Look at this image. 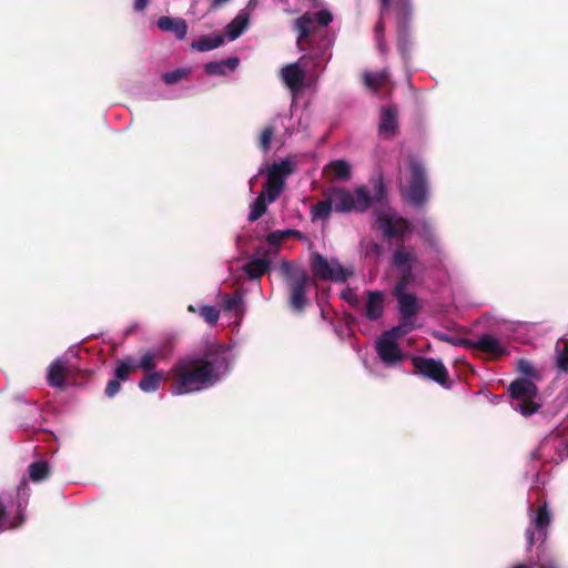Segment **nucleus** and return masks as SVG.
<instances>
[{
    "mask_svg": "<svg viewBox=\"0 0 568 568\" xmlns=\"http://www.w3.org/2000/svg\"><path fill=\"white\" fill-rule=\"evenodd\" d=\"M227 366L225 351L220 345L206 347L202 355L186 356L171 369L172 393L184 395L212 386Z\"/></svg>",
    "mask_w": 568,
    "mask_h": 568,
    "instance_id": "1",
    "label": "nucleus"
},
{
    "mask_svg": "<svg viewBox=\"0 0 568 568\" xmlns=\"http://www.w3.org/2000/svg\"><path fill=\"white\" fill-rule=\"evenodd\" d=\"M327 194L335 212H365L374 202H382L385 196V186L379 179L374 183L373 196L365 186L356 187L354 194L344 187H333L327 191Z\"/></svg>",
    "mask_w": 568,
    "mask_h": 568,
    "instance_id": "2",
    "label": "nucleus"
},
{
    "mask_svg": "<svg viewBox=\"0 0 568 568\" xmlns=\"http://www.w3.org/2000/svg\"><path fill=\"white\" fill-rule=\"evenodd\" d=\"M280 270L285 277L290 307L294 312L302 313L310 304L306 290L311 283V277L303 268L294 270L287 261L281 263Z\"/></svg>",
    "mask_w": 568,
    "mask_h": 568,
    "instance_id": "3",
    "label": "nucleus"
},
{
    "mask_svg": "<svg viewBox=\"0 0 568 568\" xmlns=\"http://www.w3.org/2000/svg\"><path fill=\"white\" fill-rule=\"evenodd\" d=\"M509 396L517 400L514 408L524 416H530L539 410L540 404L534 399L538 395L537 385L526 377H519L513 381L508 387Z\"/></svg>",
    "mask_w": 568,
    "mask_h": 568,
    "instance_id": "4",
    "label": "nucleus"
},
{
    "mask_svg": "<svg viewBox=\"0 0 568 568\" xmlns=\"http://www.w3.org/2000/svg\"><path fill=\"white\" fill-rule=\"evenodd\" d=\"M333 20L332 13L326 10H320L311 13L305 12L294 21V30L297 32L296 45L300 51H305L311 48V34L315 31V22L320 26L326 27Z\"/></svg>",
    "mask_w": 568,
    "mask_h": 568,
    "instance_id": "5",
    "label": "nucleus"
},
{
    "mask_svg": "<svg viewBox=\"0 0 568 568\" xmlns=\"http://www.w3.org/2000/svg\"><path fill=\"white\" fill-rule=\"evenodd\" d=\"M310 267L313 277L320 281L345 282L353 275V272L344 268L338 261L329 262L318 252L311 254Z\"/></svg>",
    "mask_w": 568,
    "mask_h": 568,
    "instance_id": "6",
    "label": "nucleus"
},
{
    "mask_svg": "<svg viewBox=\"0 0 568 568\" xmlns=\"http://www.w3.org/2000/svg\"><path fill=\"white\" fill-rule=\"evenodd\" d=\"M408 171L410 174L407 189V199L416 207H422L427 201V181L423 164L415 160H409Z\"/></svg>",
    "mask_w": 568,
    "mask_h": 568,
    "instance_id": "7",
    "label": "nucleus"
},
{
    "mask_svg": "<svg viewBox=\"0 0 568 568\" xmlns=\"http://www.w3.org/2000/svg\"><path fill=\"white\" fill-rule=\"evenodd\" d=\"M412 362L416 374L427 377L445 388L450 387L448 369L440 359L415 356Z\"/></svg>",
    "mask_w": 568,
    "mask_h": 568,
    "instance_id": "8",
    "label": "nucleus"
},
{
    "mask_svg": "<svg viewBox=\"0 0 568 568\" xmlns=\"http://www.w3.org/2000/svg\"><path fill=\"white\" fill-rule=\"evenodd\" d=\"M315 59V67H318V57L302 55L297 62L284 65L281 69V79L283 83L290 89L293 94L298 93L304 88L306 72L302 69L301 64H306L305 61L308 59Z\"/></svg>",
    "mask_w": 568,
    "mask_h": 568,
    "instance_id": "9",
    "label": "nucleus"
},
{
    "mask_svg": "<svg viewBox=\"0 0 568 568\" xmlns=\"http://www.w3.org/2000/svg\"><path fill=\"white\" fill-rule=\"evenodd\" d=\"M394 10L398 17L397 21V49L406 58L409 51L407 33V20L412 14L410 0H394Z\"/></svg>",
    "mask_w": 568,
    "mask_h": 568,
    "instance_id": "10",
    "label": "nucleus"
},
{
    "mask_svg": "<svg viewBox=\"0 0 568 568\" xmlns=\"http://www.w3.org/2000/svg\"><path fill=\"white\" fill-rule=\"evenodd\" d=\"M378 229L383 232L384 237L404 239V236L412 231V225L408 220L403 216L395 215H381L377 219Z\"/></svg>",
    "mask_w": 568,
    "mask_h": 568,
    "instance_id": "11",
    "label": "nucleus"
},
{
    "mask_svg": "<svg viewBox=\"0 0 568 568\" xmlns=\"http://www.w3.org/2000/svg\"><path fill=\"white\" fill-rule=\"evenodd\" d=\"M255 254L258 257L251 258L243 267V271L252 281L260 280L271 268L270 251L258 246Z\"/></svg>",
    "mask_w": 568,
    "mask_h": 568,
    "instance_id": "12",
    "label": "nucleus"
},
{
    "mask_svg": "<svg viewBox=\"0 0 568 568\" xmlns=\"http://www.w3.org/2000/svg\"><path fill=\"white\" fill-rule=\"evenodd\" d=\"M376 351L381 361L386 365H394L404 358L403 351L397 342L385 336L384 334L376 342Z\"/></svg>",
    "mask_w": 568,
    "mask_h": 568,
    "instance_id": "13",
    "label": "nucleus"
},
{
    "mask_svg": "<svg viewBox=\"0 0 568 568\" xmlns=\"http://www.w3.org/2000/svg\"><path fill=\"white\" fill-rule=\"evenodd\" d=\"M397 108L387 105L382 109L378 132L385 139H390L396 134L398 128Z\"/></svg>",
    "mask_w": 568,
    "mask_h": 568,
    "instance_id": "14",
    "label": "nucleus"
},
{
    "mask_svg": "<svg viewBox=\"0 0 568 568\" xmlns=\"http://www.w3.org/2000/svg\"><path fill=\"white\" fill-rule=\"evenodd\" d=\"M397 303L399 317L413 321V317L420 311L417 297L413 293L393 292Z\"/></svg>",
    "mask_w": 568,
    "mask_h": 568,
    "instance_id": "15",
    "label": "nucleus"
},
{
    "mask_svg": "<svg viewBox=\"0 0 568 568\" xmlns=\"http://www.w3.org/2000/svg\"><path fill=\"white\" fill-rule=\"evenodd\" d=\"M416 263L417 255L415 253V248L412 246L407 247L402 243L393 252L392 265L396 270H404L407 267L414 268Z\"/></svg>",
    "mask_w": 568,
    "mask_h": 568,
    "instance_id": "16",
    "label": "nucleus"
},
{
    "mask_svg": "<svg viewBox=\"0 0 568 568\" xmlns=\"http://www.w3.org/2000/svg\"><path fill=\"white\" fill-rule=\"evenodd\" d=\"M158 28L163 32L173 33L179 40H183L187 33V23L182 18L161 17L158 19Z\"/></svg>",
    "mask_w": 568,
    "mask_h": 568,
    "instance_id": "17",
    "label": "nucleus"
},
{
    "mask_svg": "<svg viewBox=\"0 0 568 568\" xmlns=\"http://www.w3.org/2000/svg\"><path fill=\"white\" fill-rule=\"evenodd\" d=\"M294 172V163L288 159H283L280 162H274L267 169V180L285 186V180Z\"/></svg>",
    "mask_w": 568,
    "mask_h": 568,
    "instance_id": "18",
    "label": "nucleus"
},
{
    "mask_svg": "<svg viewBox=\"0 0 568 568\" xmlns=\"http://www.w3.org/2000/svg\"><path fill=\"white\" fill-rule=\"evenodd\" d=\"M384 313V294L381 291H368L365 304V315L369 321H376Z\"/></svg>",
    "mask_w": 568,
    "mask_h": 568,
    "instance_id": "19",
    "label": "nucleus"
},
{
    "mask_svg": "<svg viewBox=\"0 0 568 568\" xmlns=\"http://www.w3.org/2000/svg\"><path fill=\"white\" fill-rule=\"evenodd\" d=\"M362 81L366 89L377 94L389 82V72L386 69L378 72L364 71Z\"/></svg>",
    "mask_w": 568,
    "mask_h": 568,
    "instance_id": "20",
    "label": "nucleus"
},
{
    "mask_svg": "<svg viewBox=\"0 0 568 568\" xmlns=\"http://www.w3.org/2000/svg\"><path fill=\"white\" fill-rule=\"evenodd\" d=\"M240 64L236 57L227 58L221 61H212L204 65V71L210 75H224L227 71H233Z\"/></svg>",
    "mask_w": 568,
    "mask_h": 568,
    "instance_id": "21",
    "label": "nucleus"
},
{
    "mask_svg": "<svg viewBox=\"0 0 568 568\" xmlns=\"http://www.w3.org/2000/svg\"><path fill=\"white\" fill-rule=\"evenodd\" d=\"M551 521V515L548 509L547 501H544L536 510V514L531 520L534 528L544 537L547 536V528L549 527Z\"/></svg>",
    "mask_w": 568,
    "mask_h": 568,
    "instance_id": "22",
    "label": "nucleus"
},
{
    "mask_svg": "<svg viewBox=\"0 0 568 568\" xmlns=\"http://www.w3.org/2000/svg\"><path fill=\"white\" fill-rule=\"evenodd\" d=\"M469 348H476L495 356H500L505 353L499 342L494 336L488 334L483 335L476 342L473 341V344Z\"/></svg>",
    "mask_w": 568,
    "mask_h": 568,
    "instance_id": "23",
    "label": "nucleus"
},
{
    "mask_svg": "<svg viewBox=\"0 0 568 568\" xmlns=\"http://www.w3.org/2000/svg\"><path fill=\"white\" fill-rule=\"evenodd\" d=\"M47 382L51 387H65V367L61 361H54L50 364L47 375Z\"/></svg>",
    "mask_w": 568,
    "mask_h": 568,
    "instance_id": "24",
    "label": "nucleus"
},
{
    "mask_svg": "<svg viewBox=\"0 0 568 568\" xmlns=\"http://www.w3.org/2000/svg\"><path fill=\"white\" fill-rule=\"evenodd\" d=\"M248 24V14L241 11L237 16L226 26V33L231 40L239 38Z\"/></svg>",
    "mask_w": 568,
    "mask_h": 568,
    "instance_id": "25",
    "label": "nucleus"
},
{
    "mask_svg": "<svg viewBox=\"0 0 568 568\" xmlns=\"http://www.w3.org/2000/svg\"><path fill=\"white\" fill-rule=\"evenodd\" d=\"M163 378L164 376L161 371L144 373V376L139 382V388L144 393L156 392L160 388Z\"/></svg>",
    "mask_w": 568,
    "mask_h": 568,
    "instance_id": "26",
    "label": "nucleus"
},
{
    "mask_svg": "<svg viewBox=\"0 0 568 568\" xmlns=\"http://www.w3.org/2000/svg\"><path fill=\"white\" fill-rule=\"evenodd\" d=\"M415 327L416 326L412 320L399 317L398 325L392 327L383 334L397 342L399 338L412 332Z\"/></svg>",
    "mask_w": 568,
    "mask_h": 568,
    "instance_id": "27",
    "label": "nucleus"
},
{
    "mask_svg": "<svg viewBox=\"0 0 568 568\" xmlns=\"http://www.w3.org/2000/svg\"><path fill=\"white\" fill-rule=\"evenodd\" d=\"M325 171L329 172L337 180H348L351 178V165L344 160H335L329 162Z\"/></svg>",
    "mask_w": 568,
    "mask_h": 568,
    "instance_id": "28",
    "label": "nucleus"
},
{
    "mask_svg": "<svg viewBox=\"0 0 568 568\" xmlns=\"http://www.w3.org/2000/svg\"><path fill=\"white\" fill-rule=\"evenodd\" d=\"M224 43V37L222 34H215L213 37L204 36L201 37L197 41L192 43V48L200 51H210L215 48H219Z\"/></svg>",
    "mask_w": 568,
    "mask_h": 568,
    "instance_id": "29",
    "label": "nucleus"
},
{
    "mask_svg": "<svg viewBox=\"0 0 568 568\" xmlns=\"http://www.w3.org/2000/svg\"><path fill=\"white\" fill-rule=\"evenodd\" d=\"M266 201L265 192H261L251 205V212L247 216L250 223L257 221L266 213Z\"/></svg>",
    "mask_w": 568,
    "mask_h": 568,
    "instance_id": "30",
    "label": "nucleus"
},
{
    "mask_svg": "<svg viewBox=\"0 0 568 568\" xmlns=\"http://www.w3.org/2000/svg\"><path fill=\"white\" fill-rule=\"evenodd\" d=\"M134 371H136L135 361L132 357H126L116 363L114 377L119 381H128L130 378V374Z\"/></svg>",
    "mask_w": 568,
    "mask_h": 568,
    "instance_id": "31",
    "label": "nucleus"
},
{
    "mask_svg": "<svg viewBox=\"0 0 568 568\" xmlns=\"http://www.w3.org/2000/svg\"><path fill=\"white\" fill-rule=\"evenodd\" d=\"M50 475V466L47 462H34L29 466L30 479L34 483L47 479Z\"/></svg>",
    "mask_w": 568,
    "mask_h": 568,
    "instance_id": "32",
    "label": "nucleus"
},
{
    "mask_svg": "<svg viewBox=\"0 0 568 568\" xmlns=\"http://www.w3.org/2000/svg\"><path fill=\"white\" fill-rule=\"evenodd\" d=\"M223 308L226 312H234L236 316H241L243 314L242 294L236 291L233 295H225Z\"/></svg>",
    "mask_w": 568,
    "mask_h": 568,
    "instance_id": "33",
    "label": "nucleus"
},
{
    "mask_svg": "<svg viewBox=\"0 0 568 568\" xmlns=\"http://www.w3.org/2000/svg\"><path fill=\"white\" fill-rule=\"evenodd\" d=\"M392 7L394 8V0H379V19L374 28L375 38L385 36L384 17Z\"/></svg>",
    "mask_w": 568,
    "mask_h": 568,
    "instance_id": "34",
    "label": "nucleus"
},
{
    "mask_svg": "<svg viewBox=\"0 0 568 568\" xmlns=\"http://www.w3.org/2000/svg\"><path fill=\"white\" fill-rule=\"evenodd\" d=\"M334 209H333L331 199H329V196H328V194L326 192L325 193V199L323 201L317 202L315 205H313L312 214H313L314 219L324 220V219H327L329 216V214H331V212Z\"/></svg>",
    "mask_w": 568,
    "mask_h": 568,
    "instance_id": "35",
    "label": "nucleus"
},
{
    "mask_svg": "<svg viewBox=\"0 0 568 568\" xmlns=\"http://www.w3.org/2000/svg\"><path fill=\"white\" fill-rule=\"evenodd\" d=\"M297 233L293 230H277L268 233L266 235V243L273 247H275V252L278 251L282 242L287 239L290 235Z\"/></svg>",
    "mask_w": 568,
    "mask_h": 568,
    "instance_id": "36",
    "label": "nucleus"
},
{
    "mask_svg": "<svg viewBox=\"0 0 568 568\" xmlns=\"http://www.w3.org/2000/svg\"><path fill=\"white\" fill-rule=\"evenodd\" d=\"M557 366L562 372H568V339L559 341L556 345Z\"/></svg>",
    "mask_w": 568,
    "mask_h": 568,
    "instance_id": "37",
    "label": "nucleus"
},
{
    "mask_svg": "<svg viewBox=\"0 0 568 568\" xmlns=\"http://www.w3.org/2000/svg\"><path fill=\"white\" fill-rule=\"evenodd\" d=\"M433 336L438 341L448 343L454 346H463V347L468 348L473 344V341H470V339L452 336V335H449L447 333H443V332H434Z\"/></svg>",
    "mask_w": 568,
    "mask_h": 568,
    "instance_id": "38",
    "label": "nucleus"
},
{
    "mask_svg": "<svg viewBox=\"0 0 568 568\" xmlns=\"http://www.w3.org/2000/svg\"><path fill=\"white\" fill-rule=\"evenodd\" d=\"M414 268H404L398 270L399 277L397 278V282L394 286V292H406L408 288V285L414 281Z\"/></svg>",
    "mask_w": 568,
    "mask_h": 568,
    "instance_id": "39",
    "label": "nucleus"
},
{
    "mask_svg": "<svg viewBox=\"0 0 568 568\" xmlns=\"http://www.w3.org/2000/svg\"><path fill=\"white\" fill-rule=\"evenodd\" d=\"M537 567L538 568H560L558 560L549 555L541 546L538 547L537 555Z\"/></svg>",
    "mask_w": 568,
    "mask_h": 568,
    "instance_id": "40",
    "label": "nucleus"
},
{
    "mask_svg": "<svg viewBox=\"0 0 568 568\" xmlns=\"http://www.w3.org/2000/svg\"><path fill=\"white\" fill-rule=\"evenodd\" d=\"M274 133H275V126L273 124H268L263 128V130L260 134V138H258V148L263 152H268Z\"/></svg>",
    "mask_w": 568,
    "mask_h": 568,
    "instance_id": "41",
    "label": "nucleus"
},
{
    "mask_svg": "<svg viewBox=\"0 0 568 568\" xmlns=\"http://www.w3.org/2000/svg\"><path fill=\"white\" fill-rule=\"evenodd\" d=\"M283 189V185L266 179L265 183L263 184L262 192H265V199L267 200V202L272 203L280 196Z\"/></svg>",
    "mask_w": 568,
    "mask_h": 568,
    "instance_id": "42",
    "label": "nucleus"
},
{
    "mask_svg": "<svg viewBox=\"0 0 568 568\" xmlns=\"http://www.w3.org/2000/svg\"><path fill=\"white\" fill-rule=\"evenodd\" d=\"M156 362L154 355L150 354L149 351L142 353L140 361L135 362V368L142 369L144 373L155 372Z\"/></svg>",
    "mask_w": 568,
    "mask_h": 568,
    "instance_id": "43",
    "label": "nucleus"
},
{
    "mask_svg": "<svg viewBox=\"0 0 568 568\" xmlns=\"http://www.w3.org/2000/svg\"><path fill=\"white\" fill-rule=\"evenodd\" d=\"M190 74V70L187 69H176L171 72H165L162 74V80L166 84H175L180 82L181 80L187 78Z\"/></svg>",
    "mask_w": 568,
    "mask_h": 568,
    "instance_id": "44",
    "label": "nucleus"
},
{
    "mask_svg": "<svg viewBox=\"0 0 568 568\" xmlns=\"http://www.w3.org/2000/svg\"><path fill=\"white\" fill-rule=\"evenodd\" d=\"M200 315L204 318L206 323L211 326L215 325L220 318V311L211 305H203L200 308Z\"/></svg>",
    "mask_w": 568,
    "mask_h": 568,
    "instance_id": "45",
    "label": "nucleus"
},
{
    "mask_svg": "<svg viewBox=\"0 0 568 568\" xmlns=\"http://www.w3.org/2000/svg\"><path fill=\"white\" fill-rule=\"evenodd\" d=\"M517 371L527 377H532L536 375V369L532 364L525 359L518 361Z\"/></svg>",
    "mask_w": 568,
    "mask_h": 568,
    "instance_id": "46",
    "label": "nucleus"
},
{
    "mask_svg": "<svg viewBox=\"0 0 568 568\" xmlns=\"http://www.w3.org/2000/svg\"><path fill=\"white\" fill-rule=\"evenodd\" d=\"M121 389V381L118 378H113L108 382L106 387L104 389L105 396L112 398L114 397Z\"/></svg>",
    "mask_w": 568,
    "mask_h": 568,
    "instance_id": "47",
    "label": "nucleus"
},
{
    "mask_svg": "<svg viewBox=\"0 0 568 568\" xmlns=\"http://www.w3.org/2000/svg\"><path fill=\"white\" fill-rule=\"evenodd\" d=\"M150 354L154 355V361L158 363L160 361H164L169 356V352L164 347H158L153 349H148Z\"/></svg>",
    "mask_w": 568,
    "mask_h": 568,
    "instance_id": "48",
    "label": "nucleus"
},
{
    "mask_svg": "<svg viewBox=\"0 0 568 568\" xmlns=\"http://www.w3.org/2000/svg\"><path fill=\"white\" fill-rule=\"evenodd\" d=\"M375 41H376V47H377V50L379 51V53L383 55H386L388 53V47L385 41V36L376 37Z\"/></svg>",
    "mask_w": 568,
    "mask_h": 568,
    "instance_id": "49",
    "label": "nucleus"
},
{
    "mask_svg": "<svg viewBox=\"0 0 568 568\" xmlns=\"http://www.w3.org/2000/svg\"><path fill=\"white\" fill-rule=\"evenodd\" d=\"M344 300H346L352 306L356 307L359 304V298L353 292H347L343 294Z\"/></svg>",
    "mask_w": 568,
    "mask_h": 568,
    "instance_id": "50",
    "label": "nucleus"
},
{
    "mask_svg": "<svg viewBox=\"0 0 568 568\" xmlns=\"http://www.w3.org/2000/svg\"><path fill=\"white\" fill-rule=\"evenodd\" d=\"M557 453L561 459L568 457V439L560 444L557 448Z\"/></svg>",
    "mask_w": 568,
    "mask_h": 568,
    "instance_id": "51",
    "label": "nucleus"
},
{
    "mask_svg": "<svg viewBox=\"0 0 568 568\" xmlns=\"http://www.w3.org/2000/svg\"><path fill=\"white\" fill-rule=\"evenodd\" d=\"M526 539H527L528 548L529 549L532 548V546L535 545V531L532 528H527Z\"/></svg>",
    "mask_w": 568,
    "mask_h": 568,
    "instance_id": "52",
    "label": "nucleus"
},
{
    "mask_svg": "<svg viewBox=\"0 0 568 568\" xmlns=\"http://www.w3.org/2000/svg\"><path fill=\"white\" fill-rule=\"evenodd\" d=\"M149 0H135L134 2V10L135 11H143L148 6Z\"/></svg>",
    "mask_w": 568,
    "mask_h": 568,
    "instance_id": "53",
    "label": "nucleus"
},
{
    "mask_svg": "<svg viewBox=\"0 0 568 568\" xmlns=\"http://www.w3.org/2000/svg\"><path fill=\"white\" fill-rule=\"evenodd\" d=\"M24 521V517L23 515H19L9 526V528H17L19 526L22 525V523Z\"/></svg>",
    "mask_w": 568,
    "mask_h": 568,
    "instance_id": "54",
    "label": "nucleus"
},
{
    "mask_svg": "<svg viewBox=\"0 0 568 568\" xmlns=\"http://www.w3.org/2000/svg\"><path fill=\"white\" fill-rule=\"evenodd\" d=\"M6 513H7L6 506L0 503V528H2V521L6 516Z\"/></svg>",
    "mask_w": 568,
    "mask_h": 568,
    "instance_id": "55",
    "label": "nucleus"
},
{
    "mask_svg": "<svg viewBox=\"0 0 568 568\" xmlns=\"http://www.w3.org/2000/svg\"><path fill=\"white\" fill-rule=\"evenodd\" d=\"M229 0H213L212 2V8L213 9H216L219 7H221L222 4H224L225 2H227Z\"/></svg>",
    "mask_w": 568,
    "mask_h": 568,
    "instance_id": "56",
    "label": "nucleus"
},
{
    "mask_svg": "<svg viewBox=\"0 0 568 568\" xmlns=\"http://www.w3.org/2000/svg\"><path fill=\"white\" fill-rule=\"evenodd\" d=\"M513 568H528V567L526 565L520 564V565L514 566Z\"/></svg>",
    "mask_w": 568,
    "mask_h": 568,
    "instance_id": "57",
    "label": "nucleus"
}]
</instances>
